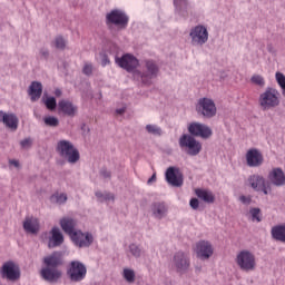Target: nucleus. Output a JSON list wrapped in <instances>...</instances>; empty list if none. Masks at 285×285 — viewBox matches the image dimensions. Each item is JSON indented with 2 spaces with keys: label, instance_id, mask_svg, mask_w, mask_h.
Here are the masks:
<instances>
[{
  "label": "nucleus",
  "instance_id": "1",
  "mask_svg": "<svg viewBox=\"0 0 285 285\" xmlns=\"http://www.w3.org/2000/svg\"><path fill=\"white\" fill-rule=\"evenodd\" d=\"M56 150L68 164H77L81 158L79 149H77L70 140H59Z\"/></svg>",
  "mask_w": 285,
  "mask_h": 285
},
{
  "label": "nucleus",
  "instance_id": "2",
  "mask_svg": "<svg viewBox=\"0 0 285 285\" xmlns=\"http://www.w3.org/2000/svg\"><path fill=\"white\" fill-rule=\"evenodd\" d=\"M235 262L240 268V271H244L245 273H250V271H255L257 268V261L255 258V254H253L248 249L240 250L235 258Z\"/></svg>",
  "mask_w": 285,
  "mask_h": 285
},
{
  "label": "nucleus",
  "instance_id": "3",
  "mask_svg": "<svg viewBox=\"0 0 285 285\" xmlns=\"http://www.w3.org/2000/svg\"><path fill=\"white\" fill-rule=\"evenodd\" d=\"M246 186L255 190L256 193H264L265 195H271L273 188L271 187V183L266 181V178L259 174H253L248 176L246 180Z\"/></svg>",
  "mask_w": 285,
  "mask_h": 285
},
{
  "label": "nucleus",
  "instance_id": "4",
  "mask_svg": "<svg viewBox=\"0 0 285 285\" xmlns=\"http://www.w3.org/2000/svg\"><path fill=\"white\" fill-rule=\"evenodd\" d=\"M129 21L130 18L128 17V14L119 9H114L106 14L107 26H116L118 30H126L128 28Z\"/></svg>",
  "mask_w": 285,
  "mask_h": 285
},
{
  "label": "nucleus",
  "instance_id": "5",
  "mask_svg": "<svg viewBox=\"0 0 285 285\" xmlns=\"http://www.w3.org/2000/svg\"><path fill=\"white\" fill-rule=\"evenodd\" d=\"M259 106L262 110H271L279 106V91L275 88H267L265 92L259 96Z\"/></svg>",
  "mask_w": 285,
  "mask_h": 285
},
{
  "label": "nucleus",
  "instance_id": "6",
  "mask_svg": "<svg viewBox=\"0 0 285 285\" xmlns=\"http://www.w3.org/2000/svg\"><path fill=\"white\" fill-rule=\"evenodd\" d=\"M86 275H88V268H86V265L79 261H72L67 267V277L70 282H83Z\"/></svg>",
  "mask_w": 285,
  "mask_h": 285
},
{
  "label": "nucleus",
  "instance_id": "7",
  "mask_svg": "<svg viewBox=\"0 0 285 285\" xmlns=\"http://www.w3.org/2000/svg\"><path fill=\"white\" fill-rule=\"evenodd\" d=\"M179 147L190 155V157H197L202 153V142H199L195 137L184 134L179 138Z\"/></svg>",
  "mask_w": 285,
  "mask_h": 285
},
{
  "label": "nucleus",
  "instance_id": "8",
  "mask_svg": "<svg viewBox=\"0 0 285 285\" xmlns=\"http://www.w3.org/2000/svg\"><path fill=\"white\" fill-rule=\"evenodd\" d=\"M196 110L199 115H203V117H206L207 119H212V117L217 115V106H215V101L209 98H200L196 106Z\"/></svg>",
  "mask_w": 285,
  "mask_h": 285
},
{
  "label": "nucleus",
  "instance_id": "9",
  "mask_svg": "<svg viewBox=\"0 0 285 285\" xmlns=\"http://www.w3.org/2000/svg\"><path fill=\"white\" fill-rule=\"evenodd\" d=\"M3 279L9 282H17L21 277V271L13 262H7L2 265L0 271Z\"/></svg>",
  "mask_w": 285,
  "mask_h": 285
},
{
  "label": "nucleus",
  "instance_id": "10",
  "mask_svg": "<svg viewBox=\"0 0 285 285\" xmlns=\"http://www.w3.org/2000/svg\"><path fill=\"white\" fill-rule=\"evenodd\" d=\"M194 253H196V257L198 259H210L213 257V253H215V249L213 248V244L207 240H199L196 243Z\"/></svg>",
  "mask_w": 285,
  "mask_h": 285
},
{
  "label": "nucleus",
  "instance_id": "11",
  "mask_svg": "<svg viewBox=\"0 0 285 285\" xmlns=\"http://www.w3.org/2000/svg\"><path fill=\"white\" fill-rule=\"evenodd\" d=\"M188 132L193 137H200L202 139H209V137H213V129L210 127L199 124V122H193L188 126Z\"/></svg>",
  "mask_w": 285,
  "mask_h": 285
},
{
  "label": "nucleus",
  "instance_id": "12",
  "mask_svg": "<svg viewBox=\"0 0 285 285\" xmlns=\"http://www.w3.org/2000/svg\"><path fill=\"white\" fill-rule=\"evenodd\" d=\"M116 63L127 72H135L139 66V60L135 56L126 53L121 58H116Z\"/></svg>",
  "mask_w": 285,
  "mask_h": 285
},
{
  "label": "nucleus",
  "instance_id": "13",
  "mask_svg": "<svg viewBox=\"0 0 285 285\" xmlns=\"http://www.w3.org/2000/svg\"><path fill=\"white\" fill-rule=\"evenodd\" d=\"M189 37L193 46H204L208 41V30L204 26H196L191 29Z\"/></svg>",
  "mask_w": 285,
  "mask_h": 285
},
{
  "label": "nucleus",
  "instance_id": "14",
  "mask_svg": "<svg viewBox=\"0 0 285 285\" xmlns=\"http://www.w3.org/2000/svg\"><path fill=\"white\" fill-rule=\"evenodd\" d=\"M70 238L79 248H88L94 242L92 234L81 230H76L75 234H71Z\"/></svg>",
  "mask_w": 285,
  "mask_h": 285
},
{
  "label": "nucleus",
  "instance_id": "15",
  "mask_svg": "<svg viewBox=\"0 0 285 285\" xmlns=\"http://www.w3.org/2000/svg\"><path fill=\"white\" fill-rule=\"evenodd\" d=\"M173 263L178 273H186L190 268V256L184 252H178L174 255Z\"/></svg>",
  "mask_w": 285,
  "mask_h": 285
},
{
  "label": "nucleus",
  "instance_id": "16",
  "mask_svg": "<svg viewBox=\"0 0 285 285\" xmlns=\"http://www.w3.org/2000/svg\"><path fill=\"white\" fill-rule=\"evenodd\" d=\"M79 108L68 99H61L58 102V115L65 117H76Z\"/></svg>",
  "mask_w": 285,
  "mask_h": 285
},
{
  "label": "nucleus",
  "instance_id": "17",
  "mask_svg": "<svg viewBox=\"0 0 285 285\" xmlns=\"http://www.w3.org/2000/svg\"><path fill=\"white\" fill-rule=\"evenodd\" d=\"M40 275L46 282H51L55 284L61 279L63 273L61 269H59V267H45L40 271Z\"/></svg>",
  "mask_w": 285,
  "mask_h": 285
},
{
  "label": "nucleus",
  "instance_id": "18",
  "mask_svg": "<svg viewBox=\"0 0 285 285\" xmlns=\"http://www.w3.org/2000/svg\"><path fill=\"white\" fill-rule=\"evenodd\" d=\"M145 66L147 71L140 75V79L142 83H150V80L157 77L159 67H157V63H155L153 60L145 61Z\"/></svg>",
  "mask_w": 285,
  "mask_h": 285
},
{
  "label": "nucleus",
  "instance_id": "19",
  "mask_svg": "<svg viewBox=\"0 0 285 285\" xmlns=\"http://www.w3.org/2000/svg\"><path fill=\"white\" fill-rule=\"evenodd\" d=\"M246 161L249 168H258V166L264 164V155H262L261 151L255 148L249 149L246 154Z\"/></svg>",
  "mask_w": 285,
  "mask_h": 285
},
{
  "label": "nucleus",
  "instance_id": "20",
  "mask_svg": "<svg viewBox=\"0 0 285 285\" xmlns=\"http://www.w3.org/2000/svg\"><path fill=\"white\" fill-rule=\"evenodd\" d=\"M268 180L273 186L282 187L285 186V174L284 170L279 167L273 168L268 173Z\"/></svg>",
  "mask_w": 285,
  "mask_h": 285
},
{
  "label": "nucleus",
  "instance_id": "21",
  "mask_svg": "<svg viewBox=\"0 0 285 285\" xmlns=\"http://www.w3.org/2000/svg\"><path fill=\"white\" fill-rule=\"evenodd\" d=\"M60 227L62 228L63 233H66V235L71 237L77 232L75 229L77 228V220L72 219L71 217H63L60 219Z\"/></svg>",
  "mask_w": 285,
  "mask_h": 285
},
{
  "label": "nucleus",
  "instance_id": "22",
  "mask_svg": "<svg viewBox=\"0 0 285 285\" xmlns=\"http://www.w3.org/2000/svg\"><path fill=\"white\" fill-rule=\"evenodd\" d=\"M50 234L51 237L48 243L49 248H57V246H61V244H63V234H61L59 227H53Z\"/></svg>",
  "mask_w": 285,
  "mask_h": 285
},
{
  "label": "nucleus",
  "instance_id": "23",
  "mask_svg": "<svg viewBox=\"0 0 285 285\" xmlns=\"http://www.w3.org/2000/svg\"><path fill=\"white\" fill-rule=\"evenodd\" d=\"M22 226L26 233H30L31 235H37V233H39V219L35 217H27L23 220Z\"/></svg>",
  "mask_w": 285,
  "mask_h": 285
},
{
  "label": "nucleus",
  "instance_id": "24",
  "mask_svg": "<svg viewBox=\"0 0 285 285\" xmlns=\"http://www.w3.org/2000/svg\"><path fill=\"white\" fill-rule=\"evenodd\" d=\"M43 264L47 268H58L61 266V254L58 252L52 253L43 258Z\"/></svg>",
  "mask_w": 285,
  "mask_h": 285
},
{
  "label": "nucleus",
  "instance_id": "25",
  "mask_svg": "<svg viewBox=\"0 0 285 285\" xmlns=\"http://www.w3.org/2000/svg\"><path fill=\"white\" fill-rule=\"evenodd\" d=\"M166 179L170 184V186L179 187L184 184V179L181 177L177 176L174 167H169L166 170Z\"/></svg>",
  "mask_w": 285,
  "mask_h": 285
},
{
  "label": "nucleus",
  "instance_id": "26",
  "mask_svg": "<svg viewBox=\"0 0 285 285\" xmlns=\"http://www.w3.org/2000/svg\"><path fill=\"white\" fill-rule=\"evenodd\" d=\"M43 92V86L41 82L33 81L29 87V96L31 97V101H37V99L41 98V94Z\"/></svg>",
  "mask_w": 285,
  "mask_h": 285
},
{
  "label": "nucleus",
  "instance_id": "27",
  "mask_svg": "<svg viewBox=\"0 0 285 285\" xmlns=\"http://www.w3.org/2000/svg\"><path fill=\"white\" fill-rule=\"evenodd\" d=\"M196 196L206 204H215V194L207 189H196Z\"/></svg>",
  "mask_w": 285,
  "mask_h": 285
},
{
  "label": "nucleus",
  "instance_id": "28",
  "mask_svg": "<svg viewBox=\"0 0 285 285\" xmlns=\"http://www.w3.org/2000/svg\"><path fill=\"white\" fill-rule=\"evenodd\" d=\"M2 124L11 130H17V128H19V119L12 114H8L7 116H4V120Z\"/></svg>",
  "mask_w": 285,
  "mask_h": 285
},
{
  "label": "nucleus",
  "instance_id": "29",
  "mask_svg": "<svg viewBox=\"0 0 285 285\" xmlns=\"http://www.w3.org/2000/svg\"><path fill=\"white\" fill-rule=\"evenodd\" d=\"M272 237L277 242L285 243V225H278L272 228Z\"/></svg>",
  "mask_w": 285,
  "mask_h": 285
},
{
  "label": "nucleus",
  "instance_id": "30",
  "mask_svg": "<svg viewBox=\"0 0 285 285\" xmlns=\"http://www.w3.org/2000/svg\"><path fill=\"white\" fill-rule=\"evenodd\" d=\"M153 215L156 216L158 219H161L164 215H166V205L163 203H156L151 207Z\"/></svg>",
  "mask_w": 285,
  "mask_h": 285
},
{
  "label": "nucleus",
  "instance_id": "31",
  "mask_svg": "<svg viewBox=\"0 0 285 285\" xmlns=\"http://www.w3.org/2000/svg\"><path fill=\"white\" fill-rule=\"evenodd\" d=\"M50 199L53 204H66V202H68V196L66 194L56 193Z\"/></svg>",
  "mask_w": 285,
  "mask_h": 285
},
{
  "label": "nucleus",
  "instance_id": "32",
  "mask_svg": "<svg viewBox=\"0 0 285 285\" xmlns=\"http://www.w3.org/2000/svg\"><path fill=\"white\" fill-rule=\"evenodd\" d=\"M122 276H124V279L128 282V284H134L135 277H136L134 269L125 268L122 272Z\"/></svg>",
  "mask_w": 285,
  "mask_h": 285
},
{
  "label": "nucleus",
  "instance_id": "33",
  "mask_svg": "<svg viewBox=\"0 0 285 285\" xmlns=\"http://www.w3.org/2000/svg\"><path fill=\"white\" fill-rule=\"evenodd\" d=\"M46 126H50L51 128H57L59 126V119L55 116H48L43 119Z\"/></svg>",
  "mask_w": 285,
  "mask_h": 285
},
{
  "label": "nucleus",
  "instance_id": "34",
  "mask_svg": "<svg viewBox=\"0 0 285 285\" xmlns=\"http://www.w3.org/2000/svg\"><path fill=\"white\" fill-rule=\"evenodd\" d=\"M146 130L149 132V135H156L158 137L161 136V128H159L157 125H147Z\"/></svg>",
  "mask_w": 285,
  "mask_h": 285
},
{
  "label": "nucleus",
  "instance_id": "35",
  "mask_svg": "<svg viewBox=\"0 0 285 285\" xmlns=\"http://www.w3.org/2000/svg\"><path fill=\"white\" fill-rule=\"evenodd\" d=\"M45 106L48 108V110H55V108L58 107L57 99L55 97H49L45 101Z\"/></svg>",
  "mask_w": 285,
  "mask_h": 285
},
{
  "label": "nucleus",
  "instance_id": "36",
  "mask_svg": "<svg viewBox=\"0 0 285 285\" xmlns=\"http://www.w3.org/2000/svg\"><path fill=\"white\" fill-rule=\"evenodd\" d=\"M253 222H262V210L259 208H252L249 210Z\"/></svg>",
  "mask_w": 285,
  "mask_h": 285
},
{
  "label": "nucleus",
  "instance_id": "37",
  "mask_svg": "<svg viewBox=\"0 0 285 285\" xmlns=\"http://www.w3.org/2000/svg\"><path fill=\"white\" fill-rule=\"evenodd\" d=\"M55 47L58 48V50H63V48H66V39H63V37L58 36L55 41Z\"/></svg>",
  "mask_w": 285,
  "mask_h": 285
},
{
  "label": "nucleus",
  "instance_id": "38",
  "mask_svg": "<svg viewBox=\"0 0 285 285\" xmlns=\"http://www.w3.org/2000/svg\"><path fill=\"white\" fill-rule=\"evenodd\" d=\"M252 83H255L256 86L264 87L266 85V81L264 80V77L259 75H254L250 79Z\"/></svg>",
  "mask_w": 285,
  "mask_h": 285
},
{
  "label": "nucleus",
  "instance_id": "39",
  "mask_svg": "<svg viewBox=\"0 0 285 285\" xmlns=\"http://www.w3.org/2000/svg\"><path fill=\"white\" fill-rule=\"evenodd\" d=\"M129 252L134 257H141V248L136 244L129 245Z\"/></svg>",
  "mask_w": 285,
  "mask_h": 285
},
{
  "label": "nucleus",
  "instance_id": "40",
  "mask_svg": "<svg viewBox=\"0 0 285 285\" xmlns=\"http://www.w3.org/2000/svg\"><path fill=\"white\" fill-rule=\"evenodd\" d=\"M275 77H276V81H277L278 86L283 90L285 88V76H284V73L277 71Z\"/></svg>",
  "mask_w": 285,
  "mask_h": 285
},
{
  "label": "nucleus",
  "instance_id": "41",
  "mask_svg": "<svg viewBox=\"0 0 285 285\" xmlns=\"http://www.w3.org/2000/svg\"><path fill=\"white\" fill-rule=\"evenodd\" d=\"M174 6L177 10H181V8H187L188 0H174Z\"/></svg>",
  "mask_w": 285,
  "mask_h": 285
},
{
  "label": "nucleus",
  "instance_id": "42",
  "mask_svg": "<svg viewBox=\"0 0 285 285\" xmlns=\"http://www.w3.org/2000/svg\"><path fill=\"white\" fill-rule=\"evenodd\" d=\"M21 148H30L32 146V139L26 138L20 141Z\"/></svg>",
  "mask_w": 285,
  "mask_h": 285
},
{
  "label": "nucleus",
  "instance_id": "43",
  "mask_svg": "<svg viewBox=\"0 0 285 285\" xmlns=\"http://www.w3.org/2000/svg\"><path fill=\"white\" fill-rule=\"evenodd\" d=\"M189 206L194 209L197 210L199 208V199L197 198H191L189 202Z\"/></svg>",
  "mask_w": 285,
  "mask_h": 285
},
{
  "label": "nucleus",
  "instance_id": "44",
  "mask_svg": "<svg viewBox=\"0 0 285 285\" xmlns=\"http://www.w3.org/2000/svg\"><path fill=\"white\" fill-rule=\"evenodd\" d=\"M83 75H92V66L90 63H86L82 69Z\"/></svg>",
  "mask_w": 285,
  "mask_h": 285
},
{
  "label": "nucleus",
  "instance_id": "45",
  "mask_svg": "<svg viewBox=\"0 0 285 285\" xmlns=\"http://www.w3.org/2000/svg\"><path fill=\"white\" fill-rule=\"evenodd\" d=\"M101 177H104L105 179H110V171L102 169L100 171Z\"/></svg>",
  "mask_w": 285,
  "mask_h": 285
},
{
  "label": "nucleus",
  "instance_id": "46",
  "mask_svg": "<svg viewBox=\"0 0 285 285\" xmlns=\"http://www.w3.org/2000/svg\"><path fill=\"white\" fill-rule=\"evenodd\" d=\"M239 200L243 203V204H250V198L246 197V196H240L239 197Z\"/></svg>",
  "mask_w": 285,
  "mask_h": 285
},
{
  "label": "nucleus",
  "instance_id": "47",
  "mask_svg": "<svg viewBox=\"0 0 285 285\" xmlns=\"http://www.w3.org/2000/svg\"><path fill=\"white\" fill-rule=\"evenodd\" d=\"M40 55H41V57H42L43 59H48L49 52H48L47 49H41V50H40Z\"/></svg>",
  "mask_w": 285,
  "mask_h": 285
},
{
  "label": "nucleus",
  "instance_id": "48",
  "mask_svg": "<svg viewBox=\"0 0 285 285\" xmlns=\"http://www.w3.org/2000/svg\"><path fill=\"white\" fill-rule=\"evenodd\" d=\"M105 199H106V202H110V199H111V202H115V196L112 194H106Z\"/></svg>",
  "mask_w": 285,
  "mask_h": 285
},
{
  "label": "nucleus",
  "instance_id": "49",
  "mask_svg": "<svg viewBox=\"0 0 285 285\" xmlns=\"http://www.w3.org/2000/svg\"><path fill=\"white\" fill-rule=\"evenodd\" d=\"M6 117H8V114H4L3 111H0V121H6Z\"/></svg>",
  "mask_w": 285,
  "mask_h": 285
},
{
  "label": "nucleus",
  "instance_id": "50",
  "mask_svg": "<svg viewBox=\"0 0 285 285\" xmlns=\"http://www.w3.org/2000/svg\"><path fill=\"white\" fill-rule=\"evenodd\" d=\"M9 164L11 165V166H14L16 168H19V160H10L9 161Z\"/></svg>",
  "mask_w": 285,
  "mask_h": 285
},
{
  "label": "nucleus",
  "instance_id": "51",
  "mask_svg": "<svg viewBox=\"0 0 285 285\" xmlns=\"http://www.w3.org/2000/svg\"><path fill=\"white\" fill-rule=\"evenodd\" d=\"M153 181H157V175L154 174L149 179H148V184H153Z\"/></svg>",
  "mask_w": 285,
  "mask_h": 285
},
{
  "label": "nucleus",
  "instance_id": "52",
  "mask_svg": "<svg viewBox=\"0 0 285 285\" xmlns=\"http://www.w3.org/2000/svg\"><path fill=\"white\" fill-rule=\"evenodd\" d=\"M116 112H117V115H124V112H126V107L117 109Z\"/></svg>",
  "mask_w": 285,
  "mask_h": 285
},
{
  "label": "nucleus",
  "instance_id": "53",
  "mask_svg": "<svg viewBox=\"0 0 285 285\" xmlns=\"http://www.w3.org/2000/svg\"><path fill=\"white\" fill-rule=\"evenodd\" d=\"M108 63H110V59H108V57H105L102 59V66H108Z\"/></svg>",
  "mask_w": 285,
  "mask_h": 285
},
{
  "label": "nucleus",
  "instance_id": "54",
  "mask_svg": "<svg viewBox=\"0 0 285 285\" xmlns=\"http://www.w3.org/2000/svg\"><path fill=\"white\" fill-rule=\"evenodd\" d=\"M55 95H56V97H61V90H60V89H57V90L55 91Z\"/></svg>",
  "mask_w": 285,
  "mask_h": 285
},
{
  "label": "nucleus",
  "instance_id": "55",
  "mask_svg": "<svg viewBox=\"0 0 285 285\" xmlns=\"http://www.w3.org/2000/svg\"><path fill=\"white\" fill-rule=\"evenodd\" d=\"M282 90H283V97H285V87Z\"/></svg>",
  "mask_w": 285,
  "mask_h": 285
},
{
  "label": "nucleus",
  "instance_id": "56",
  "mask_svg": "<svg viewBox=\"0 0 285 285\" xmlns=\"http://www.w3.org/2000/svg\"><path fill=\"white\" fill-rule=\"evenodd\" d=\"M96 196L101 197V193H96Z\"/></svg>",
  "mask_w": 285,
  "mask_h": 285
}]
</instances>
